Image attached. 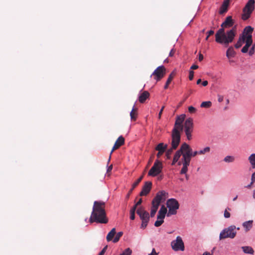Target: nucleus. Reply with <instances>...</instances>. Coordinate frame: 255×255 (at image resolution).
<instances>
[{"label":"nucleus","instance_id":"1","mask_svg":"<svg viewBox=\"0 0 255 255\" xmlns=\"http://www.w3.org/2000/svg\"><path fill=\"white\" fill-rule=\"evenodd\" d=\"M89 222L90 223L96 222L101 224H107L108 222V219L106 216L105 203L104 202H94Z\"/></svg>","mask_w":255,"mask_h":255},{"label":"nucleus","instance_id":"2","mask_svg":"<svg viewBox=\"0 0 255 255\" xmlns=\"http://www.w3.org/2000/svg\"><path fill=\"white\" fill-rule=\"evenodd\" d=\"M225 28L221 27L217 31L215 34V40L217 43L223 44L227 47L233 41L236 35V30L233 28L225 33Z\"/></svg>","mask_w":255,"mask_h":255},{"label":"nucleus","instance_id":"3","mask_svg":"<svg viewBox=\"0 0 255 255\" xmlns=\"http://www.w3.org/2000/svg\"><path fill=\"white\" fill-rule=\"evenodd\" d=\"M254 31V28L251 26H247L244 29L241 35V36L246 39V44L243 47L241 51L243 53H247L249 50V48L253 43L252 33Z\"/></svg>","mask_w":255,"mask_h":255},{"label":"nucleus","instance_id":"4","mask_svg":"<svg viewBox=\"0 0 255 255\" xmlns=\"http://www.w3.org/2000/svg\"><path fill=\"white\" fill-rule=\"evenodd\" d=\"M185 115L182 114L180 116H178L176 117V121L174 124V127L172 131V136H173L174 140H177L180 138V130L183 129V122L185 119Z\"/></svg>","mask_w":255,"mask_h":255},{"label":"nucleus","instance_id":"5","mask_svg":"<svg viewBox=\"0 0 255 255\" xmlns=\"http://www.w3.org/2000/svg\"><path fill=\"white\" fill-rule=\"evenodd\" d=\"M240 228H236L234 225H232L223 230L220 234L219 239L222 240L226 238L234 239L237 234V230H239Z\"/></svg>","mask_w":255,"mask_h":255},{"label":"nucleus","instance_id":"6","mask_svg":"<svg viewBox=\"0 0 255 255\" xmlns=\"http://www.w3.org/2000/svg\"><path fill=\"white\" fill-rule=\"evenodd\" d=\"M166 205L168 208V212L167 213V217L176 214L177 210L179 208V204L176 199L173 198L168 199L167 201Z\"/></svg>","mask_w":255,"mask_h":255},{"label":"nucleus","instance_id":"7","mask_svg":"<svg viewBox=\"0 0 255 255\" xmlns=\"http://www.w3.org/2000/svg\"><path fill=\"white\" fill-rule=\"evenodd\" d=\"M254 0H249L243 9V13L242 18L244 20H247L251 16V13L254 9Z\"/></svg>","mask_w":255,"mask_h":255},{"label":"nucleus","instance_id":"8","mask_svg":"<svg viewBox=\"0 0 255 255\" xmlns=\"http://www.w3.org/2000/svg\"><path fill=\"white\" fill-rule=\"evenodd\" d=\"M193 121L191 118L185 120L184 123V131L187 138L188 140L192 139V132L193 131Z\"/></svg>","mask_w":255,"mask_h":255},{"label":"nucleus","instance_id":"9","mask_svg":"<svg viewBox=\"0 0 255 255\" xmlns=\"http://www.w3.org/2000/svg\"><path fill=\"white\" fill-rule=\"evenodd\" d=\"M162 169V164L161 161L156 160L153 166L149 170L148 175L153 177L157 176L161 173Z\"/></svg>","mask_w":255,"mask_h":255},{"label":"nucleus","instance_id":"10","mask_svg":"<svg viewBox=\"0 0 255 255\" xmlns=\"http://www.w3.org/2000/svg\"><path fill=\"white\" fill-rule=\"evenodd\" d=\"M166 72V70L165 67L164 66H160L155 69L151 75V77L153 76L156 81H159L165 76Z\"/></svg>","mask_w":255,"mask_h":255},{"label":"nucleus","instance_id":"11","mask_svg":"<svg viewBox=\"0 0 255 255\" xmlns=\"http://www.w3.org/2000/svg\"><path fill=\"white\" fill-rule=\"evenodd\" d=\"M167 195V193L164 191H159L153 198L152 204L159 206L161 202H164L166 200Z\"/></svg>","mask_w":255,"mask_h":255},{"label":"nucleus","instance_id":"12","mask_svg":"<svg viewBox=\"0 0 255 255\" xmlns=\"http://www.w3.org/2000/svg\"><path fill=\"white\" fill-rule=\"evenodd\" d=\"M171 245L174 251H177L180 250L183 251L184 250V243L181 238L179 236H178L175 240L171 242Z\"/></svg>","mask_w":255,"mask_h":255},{"label":"nucleus","instance_id":"13","mask_svg":"<svg viewBox=\"0 0 255 255\" xmlns=\"http://www.w3.org/2000/svg\"><path fill=\"white\" fill-rule=\"evenodd\" d=\"M180 142V138H179V140H174L173 136H172V141H171V147L168 149L166 152V156L167 158L170 159V156L173 152V150L176 149L178 146Z\"/></svg>","mask_w":255,"mask_h":255},{"label":"nucleus","instance_id":"14","mask_svg":"<svg viewBox=\"0 0 255 255\" xmlns=\"http://www.w3.org/2000/svg\"><path fill=\"white\" fill-rule=\"evenodd\" d=\"M186 145L188 146L187 148L185 149V152L183 154V157L184 158H187L190 162L191 159L192 157H194L199 154V151H195L194 152H192V149L190 148V146L186 143Z\"/></svg>","mask_w":255,"mask_h":255},{"label":"nucleus","instance_id":"15","mask_svg":"<svg viewBox=\"0 0 255 255\" xmlns=\"http://www.w3.org/2000/svg\"><path fill=\"white\" fill-rule=\"evenodd\" d=\"M125 143V138L122 136H120L118 137V138L116 141L114 146L113 147V148L112 149V151L110 153V157L108 160V163L110 161L111 157V154H112L113 152L118 149L120 146H121L122 145H123Z\"/></svg>","mask_w":255,"mask_h":255},{"label":"nucleus","instance_id":"16","mask_svg":"<svg viewBox=\"0 0 255 255\" xmlns=\"http://www.w3.org/2000/svg\"><path fill=\"white\" fill-rule=\"evenodd\" d=\"M136 213L139 216L141 221H149V213L145 211L142 207L138 208L136 211Z\"/></svg>","mask_w":255,"mask_h":255},{"label":"nucleus","instance_id":"17","mask_svg":"<svg viewBox=\"0 0 255 255\" xmlns=\"http://www.w3.org/2000/svg\"><path fill=\"white\" fill-rule=\"evenodd\" d=\"M151 187H152V182H150V181L146 182L142 187L141 191L140 193V194H139L140 196H146V195H147L149 193V192L151 189Z\"/></svg>","mask_w":255,"mask_h":255},{"label":"nucleus","instance_id":"18","mask_svg":"<svg viewBox=\"0 0 255 255\" xmlns=\"http://www.w3.org/2000/svg\"><path fill=\"white\" fill-rule=\"evenodd\" d=\"M188 146L186 145V143H183L180 149L178 150L175 153L173 158L175 160H177L178 161L181 155H183V154L184 152H185V149L187 148Z\"/></svg>","mask_w":255,"mask_h":255},{"label":"nucleus","instance_id":"19","mask_svg":"<svg viewBox=\"0 0 255 255\" xmlns=\"http://www.w3.org/2000/svg\"><path fill=\"white\" fill-rule=\"evenodd\" d=\"M190 161L188 159L184 158L183 157L182 158V163L183 164V167L180 171V174H186L188 171V166L190 164Z\"/></svg>","mask_w":255,"mask_h":255},{"label":"nucleus","instance_id":"20","mask_svg":"<svg viewBox=\"0 0 255 255\" xmlns=\"http://www.w3.org/2000/svg\"><path fill=\"white\" fill-rule=\"evenodd\" d=\"M234 24L232 16H227L224 21L221 24V27L228 28L232 26Z\"/></svg>","mask_w":255,"mask_h":255},{"label":"nucleus","instance_id":"21","mask_svg":"<svg viewBox=\"0 0 255 255\" xmlns=\"http://www.w3.org/2000/svg\"><path fill=\"white\" fill-rule=\"evenodd\" d=\"M143 175H141L135 182H134L132 185V187L128 191V193L127 194L126 196V199H128L131 194L133 190L138 185V184L140 182L143 178Z\"/></svg>","mask_w":255,"mask_h":255},{"label":"nucleus","instance_id":"22","mask_svg":"<svg viewBox=\"0 0 255 255\" xmlns=\"http://www.w3.org/2000/svg\"><path fill=\"white\" fill-rule=\"evenodd\" d=\"M149 97V93L148 92L145 91L142 93L138 98L139 102L140 103H143L145 100Z\"/></svg>","mask_w":255,"mask_h":255},{"label":"nucleus","instance_id":"23","mask_svg":"<svg viewBox=\"0 0 255 255\" xmlns=\"http://www.w3.org/2000/svg\"><path fill=\"white\" fill-rule=\"evenodd\" d=\"M245 43L246 44V39L240 35L237 43L235 45V47L236 48L238 49Z\"/></svg>","mask_w":255,"mask_h":255},{"label":"nucleus","instance_id":"24","mask_svg":"<svg viewBox=\"0 0 255 255\" xmlns=\"http://www.w3.org/2000/svg\"><path fill=\"white\" fill-rule=\"evenodd\" d=\"M229 0H224V1L223 2V3L221 6V9L220 10V14H223L227 11V7L229 5Z\"/></svg>","mask_w":255,"mask_h":255},{"label":"nucleus","instance_id":"25","mask_svg":"<svg viewBox=\"0 0 255 255\" xmlns=\"http://www.w3.org/2000/svg\"><path fill=\"white\" fill-rule=\"evenodd\" d=\"M236 55V52L235 51L233 47H230L226 52V56L227 57L230 59L231 58L234 57Z\"/></svg>","mask_w":255,"mask_h":255},{"label":"nucleus","instance_id":"26","mask_svg":"<svg viewBox=\"0 0 255 255\" xmlns=\"http://www.w3.org/2000/svg\"><path fill=\"white\" fill-rule=\"evenodd\" d=\"M167 148V144H164L163 143H159L155 147V150L158 151L165 152Z\"/></svg>","mask_w":255,"mask_h":255},{"label":"nucleus","instance_id":"27","mask_svg":"<svg viewBox=\"0 0 255 255\" xmlns=\"http://www.w3.org/2000/svg\"><path fill=\"white\" fill-rule=\"evenodd\" d=\"M116 234V229L113 228L111 231L108 234L106 239L108 242L112 240Z\"/></svg>","mask_w":255,"mask_h":255},{"label":"nucleus","instance_id":"28","mask_svg":"<svg viewBox=\"0 0 255 255\" xmlns=\"http://www.w3.org/2000/svg\"><path fill=\"white\" fill-rule=\"evenodd\" d=\"M175 75V73H174V72H172L170 73V74L169 75L167 81H166V82L165 83V85L164 87V88L165 89H167L168 88V86L170 84V83H171V81L172 80V79H173V78L174 77Z\"/></svg>","mask_w":255,"mask_h":255},{"label":"nucleus","instance_id":"29","mask_svg":"<svg viewBox=\"0 0 255 255\" xmlns=\"http://www.w3.org/2000/svg\"><path fill=\"white\" fill-rule=\"evenodd\" d=\"M136 111L137 109L135 108V106H134L130 113V116L131 120L135 121L136 120L137 115Z\"/></svg>","mask_w":255,"mask_h":255},{"label":"nucleus","instance_id":"30","mask_svg":"<svg viewBox=\"0 0 255 255\" xmlns=\"http://www.w3.org/2000/svg\"><path fill=\"white\" fill-rule=\"evenodd\" d=\"M243 252L246 254H254V250L253 249L249 246H245L242 248Z\"/></svg>","mask_w":255,"mask_h":255},{"label":"nucleus","instance_id":"31","mask_svg":"<svg viewBox=\"0 0 255 255\" xmlns=\"http://www.w3.org/2000/svg\"><path fill=\"white\" fill-rule=\"evenodd\" d=\"M243 226L246 229L247 231H249L252 227L253 221L245 222L243 223Z\"/></svg>","mask_w":255,"mask_h":255},{"label":"nucleus","instance_id":"32","mask_svg":"<svg viewBox=\"0 0 255 255\" xmlns=\"http://www.w3.org/2000/svg\"><path fill=\"white\" fill-rule=\"evenodd\" d=\"M249 160L253 168H255V153L252 154L249 157Z\"/></svg>","mask_w":255,"mask_h":255},{"label":"nucleus","instance_id":"33","mask_svg":"<svg viewBox=\"0 0 255 255\" xmlns=\"http://www.w3.org/2000/svg\"><path fill=\"white\" fill-rule=\"evenodd\" d=\"M159 206L155 205L154 204H152V206L151 208V211H150V216L151 217H153L155 216V213H156L158 208Z\"/></svg>","mask_w":255,"mask_h":255},{"label":"nucleus","instance_id":"34","mask_svg":"<svg viewBox=\"0 0 255 255\" xmlns=\"http://www.w3.org/2000/svg\"><path fill=\"white\" fill-rule=\"evenodd\" d=\"M212 105V103L210 101H205L203 102L201 104V107L208 108H210Z\"/></svg>","mask_w":255,"mask_h":255},{"label":"nucleus","instance_id":"35","mask_svg":"<svg viewBox=\"0 0 255 255\" xmlns=\"http://www.w3.org/2000/svg\"><path fill=\"white\" fill-rule=\"evenodd\" d=\"M136 209V208L134 206H133L132 208L130 209V218L132 220H133L135 219V212Z\"/></svg>","mask_w":255,"mask_h":255},{"label":"nucleus","instance_id":"36","mask_svg":"<svg viewBox=\"0 0 255 255\" xmlns=\"http://www.w3.org/2000/svg\"><path fill=\"white\" fill-rule=\"evenodd\" d=\"M123 233L122 232H118L116 235H115L116 237L113 240V242L117 243L119 241L121 237L123 236Z\"/></svg>","mask_w":255,"mask_h":255},{"label":"nucleus","instance_id":"37","mask_svg":"<svg viewBox=\"0 0 255 255\" xmlns=\"http://www.w3.org/2000/svg\"><path fill=\"white\" fill-rule=\"evenodd\" d=\"M210 151V148L209 147H206L204 149L199 151V154H204L206 153L209 152Z\"/></svg>","mask_w":255,"mask_h":255},{"label":"nucleus","instance_id":"38","mask_svg":"<svg viewBox=\"0 0 255 255\" xmlns=\"http://www.w3.org/2000/svg\"><path fill=\"white\" fill-rule=\"evenodd\" d=\"M235 160V158L233 156H227L225 157L224 161L226 162H233Z\"/></svg>","mask_w":255,"mask_h":255},{"label":"nucleus","instance_id":"39","mask_svg":"<svg viewBox=\"0 0 255 255\" xmlns=\"http://www.w3.org/2000/svg\"><path fill=\"white\" fill-rule=\"evenodd\" d=\"M131 250L129 248H127L120 255H131Z\"/></svg>","mask_w":255,"mask_h":255},{"label":"nucleus","instance_id":"40","mask_svg":"<svg viewBox=\"0 0 255 255\" xmlns=\"http://www.w3.org/2000/svg\"><path fill=\"white\" fill-rule=\"evenodd\" d=\"M163 220L157 219V220L154 223V226L156 227H159L163 223Z\"/></svg>","mask_w":255,"mask_h":255},{"label":"nucleus","instance_id":"41","mask_svg":"<svg viewBox=\"0 0 255 255\" xmlns=\"http://www.w3.org/2000/svg\"><path fill=\"white\" fill-rule=\"evenodd\" d=\"M159 211L160 212V213H162L163 214H165V215H166L167 213V209L164 205L161 206Z\"/></svg>","mask_w":255,"mask_h":255},{"label":"nucleus","instance_id":"42","mask_svg":"<svg viewBox=\"0 0 255 255\" xmlns=\"http://www.w3.org/2000/svg\"><path fill=\"white\" fill-rule=\"evenodd\" d=\"M228 210L230 211L231 209L229 208H227V209L225 210L224 216L226 218H229L230 217V213L229 212Z\"/></svg>","mask_w":255,"mask_h":255},{"label":"nucleus","instance_id":"43","mask_svg":"<svg viewBox=\"0 0 255 255\" xmlns=\"http://www.w3.org/2000/svg\"><path fill=\"white\" fill-rule=\"evenodd\" d=\"M255 52V44L253 45L251 48L249 54L250 56L253 55Z\"/></svg>","mask_w":255,"mask_h":255},{"label":"nucleus","instance_id":"44","mask_svg":"<svg viewBox=\"0 0 255 255\" xmlns=\"http://www.w3.org/2000/svg\"><path fill=\"white\" fill-rule=\"evenodd\" d=\"M165 214H163L162 213H160V212L158 211L157 217V219L163 220L164 218H165Z\"/></svg>","mask_w":255,"mask_h":255},{"label":"nucleus","instance_id":"45","mask_svg":"<svg viewBox=\"0 0 255 255\" xmlns=\"http://www.w3.org/2000/svg\"><path fill=\"white\" fill-rule=\"evenodd\" d=\"M214 30H210V31H208V32H207V36H206V38H205V40H208L209 37H210V36H211V35H212L214 34Z\"/></svg>","mask_w":255,"mask_h":255},{"label":"nucleus","instance_id":"46","mask_svg":"<svg viewBox=\"0 0 255 255\" xmlns=\"http://www.w3.org/2000/svg\"><path fill=\"white\" fill-rule=\"evenodd\" d=\"M149 221H142L141 225V228L145 229L148 224Z\"/></svg>","mask_w":255,"mask_h":255},{"label":"nucleus","instance_id":"47","mask_svg":"<svg viewBox=\"0 0 255 255\" xmlns=\"http://www.w3.org/2000/svg\"><path fill=\"white\" fill-rule=\"evenodd\" d=\"M194 72L193 70H190L189 71V79L190 80H192L194 78Z\"/></svg>","mask_w":255,"mask_h":255},{"label":"nucleus","instance_id":"48","mask_svg":"<svg viewBox=\"0 0 255 255\" xmlns=\"http://www.w3.org/2000/svg\"><path fill=\"white\" fill-rule=\"evenodd\" d=\"M188 111L190 113H194L196 112V109L192 106H190L188 107Z\"/></svg>","mask_w":255,"mask_h":255},{"label":"nucleus","instance_id":"49","mask_svg":"<svg viewBox=\"0 0 255 255\" xmlns=\"http://www.w3.org/2000/svg\"><path fill=\"white\" fill-rule=\"evenodd\" d=\"M108 246H105L98 255H104L107 250Z\"/></svg>","mask_w":255,"mask_h":255},{"label":"nucleus","instance_id":"50","mask_svg":"<svg viewBox=\"0 0 255 255\" xmlns=\"http://www.w3.org/2000/svg\"><path fill=\"white\" fill-rule=\"evenodd\" d=\"M165 107L164 106H162L161 109H160L159 112V114H158V118L159 119H161V115H162V112L163 111V110L164 109Z\"/></svg>","mask_w":255,"mask_h":255},{"label":"nucleus","instance_id":"51","mask_svg":"<svg viewBox=\"0 0 255 255\" xmlns=\"http://www.w3.org/2000/svg\"><path fill=\"white\" fill-rule=\"evenodd\" d=\"M175 50L173 48L170 50L169 54V56L173 57L174 56V55L175 54Z\"/></svg>","mask_w":255,"mask_h":255},{"label":"nucleus","instance_id":"52","mask_svg":"<svg viewBox=\"0 0 255 255\" xmlns=\"http://www.w3.org/2000/svg\"><path fill=\"white\" fill-rule=\"evenodd\" d=\"M142 202V199L140 198L139 199V200L138 201V202L133 206H134L136 208H137V207L138 206L140 205L141 204Z\"/></svg>","mask_w":255,"mask_h":255},{"label":"nucleus","instance_id":"53","mask_svg":"<svg viewBox=\"0 0 255 255\" xmlns=\"http://www.w3.org/2000/svg\"><path fill=\"white\" fill-rule=\"evenodd\" d=\"M251 180H252V183H255V172L252 175Z\"/></svg>","mask_w":255,"mask_h":255},{"label":"nucleus","instance_id":"54","mask_svg":"<svg viewBox=\"0 0 255 255\" xmlns=\"http://www.w3.org/2000/svg\"><path fill=\"white\" fill-rule=\"evenodd\" d=\"M148 255H157V254L156 253L155 249H153L152 250V252L150 254H149Z\"/></svg>","mask_w":255,"mask_h":255},{"label":"nucleus","instance_id":"55","mask_svg":"<svg viewBox=\"0 0 255 255\" xmlns=\"http://www.w3.org/2000/svg\"><path fill=\"white\" fill-rule=\"evenodd\" d=\"M224 100V97L223 96H218V100L219 102H222Z\"/></svg>","mask_w":255,"mask_h":255},{"label":"nucleus","instance_id":"56","mask_svg":"<svg viewBox=\"0 0 255 255\" xmlns=\"http://www.w3.org/2000/svg\"><path fill=\"white\" fill-rule=\"evenodd\" d=\"M198 66L197 65H193L191 67L190 69L191 70H196L198 68Z\"/></svg>","mask_w":255,"mask_h":255},{"label":"nucleus","instance_id":"57","mask_svg":"<svg viewBox=\"0 0 255 255\" xmlns=\"http://www.w3.org/2000/svg\"><path fill=\"white\" fill-rule=\"evenodd\" d=\"M163 153H164V152H162L161 151H158L156 155L157 157L158 158H159L163 154Z\"/></svg>","mask_w":255,"mask_h":255},{"label":"nucleus","instance_id":"58","mask_svg":"<svg viewBox=\"0 0 255 255\" xmlns=\"http://www.w3.org/2000/svg\"><path fill=\"white\" fill-rule=\"evenodd\" d=\"M254 183H252V180H251V182L250 184L246 186V188L248 189H251L252 188V185H253Z\"/></svg>","mask_w":255,"mask_h":255},{"label":"nucleus","instance_id":"59","mask_svg":"<svg viewBox=\"0 0 255 255\" xmlns=\"http://www.w3.org/2000/svg\"><path fill=\"white\" fill-rule=\"evenodd\" d=\"M113 169V165H110L108 168V169H107V172H110L111 171V170H112Z\"/></svg>","mask_w":255,"mask_h":255},{"label":"nucleus","instance_id":"60","mask_svg":"<svg viewBox=\"0 0 255 255\" xmlns=\"http://www.w3.org/2000/svg\"><path fill=\"white\" fill-rule=\"evenodd\" d=\"M203 59V55L201 54H200L199 55V61H201Z\"/></svg>","mask_w":255,"mask_h":255},{"label":"nucleus","instance_id":"61","mask_svg":"<svg viewBox=\"0 0 255 255\" xmlns=\"http://www.w3.org/2000/svg\"><path fill=\"white\" fill-rule=\"evenodd\" d=\"M208 81H204L202 82V85H203V86H206L208 85Z\"/></svg>","mask_w":255,"mask_h":255},{"label":"nucleus","instance_id":"62","mask_svg":"<svg viewBox=\"0 0 255 255\" xmlns=\"http://www.w3.org/2000/svg\"><path fill=\"white\" fill-rule=\"evenodd\" d=\"M178 161V160H175V159H173V161H172V165H174Z\"/></svg>","mask_w":255,"mask_h":255},{"label":"nucleus","instance_id":"63","mask_svg":"<svg viewBox=\"0 0 255 255\" xmlns=\"http://www.w3.org/2000/svg\"><path fill=\"white\" fill-rule=\"evenodd\" d=\"M201 81H202V80H201V79H198V80H197V84H200V83H201Z\"/></svg>","mask_w":255,"mask_h":255},{"label":"nucleus","instance_id":"64","mask_svg":"<svg viewBox=\"0 0 255 255\" xmlns=\"http://www.w3.org/2000/svg\"><path fill=\"white\" fill-rule=\"evenodd\" d=\"M185 174H186V175H185V176H186V180H188V179H189V176H188L187 174H186V173Z\"/></svg>","mask_w":255,"mask_h":255}]
</instances>
